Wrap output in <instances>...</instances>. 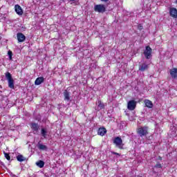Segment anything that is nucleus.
I'll return each instance as SVG.
<instances>
[{
  "label": "nucleus",
  "instance_id": "obj_23",
  "mask_svg": "<svg viewBox=\"0 0 177 177\" xmlns=\"http://www.w3.org/2000/svg\"><path fill=\"white\" fill-rule=\"evenodd\" d=\"M8 56H9L10 60H12V56H13V53H12L11 50H9V51L8 52Z\"/></svg>",
  "mask_w": 177,
  "mask_h": 177
},
{
  "label": "nucleus",
  "instance_id": "obj_10",
  "mask_svg": "<svg viewBox=\"0 0 177 177\" xmlns=\"http://www.w3.org/2000/svg\"><path fill=\"white\" fill-rule=\"evenodd\" d=\"M18 42H24L26 41V36L21 32L17 34Z\"/></svg>",
  "mask_w": 177,
  "mask_h": 177
},
{
  "label": "nucleus",
  "instance_id": "obj_1",
  "mask_svg": "<svg viewBox=\"0 0 177 177\" xmlns=\"http://www.w3.org/2000/svg\"><path fill=\"white\" fill-rule=\"evenodd\" d=\"M138 135L140 136V138H143V136H147L149 135V127H141L137 129L136 131Z\"/></svg>",
  "mask_w": 177,
  "mask_h": 177
},
{
  "label": "nucleus",
  "instance_id": "obj_27",
  "mask_svg": "<svg viewBox=\"0 0 177 177\" xmlns=\"http://www.w3.org/2000/svg\"><path fill=\"white\" fill-rule=\"evenodd\" d=\"M158 160H160V161H162V157L158 156Z\"/></svg>",
  "mask_w": 177,
  "mask_h": 177
},
{
  "label": "nucleus",
  "instance_id": "obj_19",
  "mask_svg": "<svg viewBox=\"0 0 177 177\" xmlns=\"http://www.w3.org/2000/svg\"><path fill=\"white\" fill-rule=\"evenodd\" d=\"M39 150H48V147L42 144H39L37 146Z\"/></svg>",
  "mask_w": 177,
  "mask_h": 177
},
{
  "label": "nucleus",
  "instance_id": "obj_11",
  "mask_svg": "<svg viewBox=\"0 0 177 177\" xmlns=\"http://www.w3.org/2000/svg\"><path fill=\"white\" fill-rule=\"evenodd\" d=\"M107 133V130L104 127H100L97 129V135H100V136H104Z\"/></svg>",
  "mask_w": 177,
  "mask_h": 177
},
{
  "label": "nucleus",
  "instance_id": "obj_18",
  "mask_svg": "<svg viewBox=\"0 0 177 177\" xmlns=\"http://www.w3.org/2000/svg\"><path fill=\"white\" fill-rule=\"evenodd\" d=\"M36 165H37V167H39V168H44L45 165V162H44L43 160H39L36 162Z\"/></svg>",
  "mask_w": 177,
  "mask_h": 177
},
{
  "label": "nucleus",
  "instance_id": "obj_15",
  "mask_svg": "<svg viewBox=\"0 0 177 177\" xmlns=\"http://www.w3.org/2000/svg\"><path fill=\"white\" fill-rule=\"evenodd\" d=\"M144 103L148 109H153V102L150 100H145Z\"/></svg>",
  "mask_w": 177,
  "mask_h": 177
},
{
  "label": "nucleus",
  "instance_id": "obj_22",
  "mask_svg": "<svg viewBox=\"0 0 177 177\" xmlns=\"http://www.w3.org/2000/svg\"><path fill=\"white\" fill-rule=\"evenodd\" d=\"M4 156H5V158L8 160V161H10V156L9 155V153L4 152Z\"/></svg>",
  "mask_w": 177,
  "mask_h": 177
},
{
  "label": "nucleus",
  "instance_id": "obj_8",
  "mask_svg": "<svg viewBox=\"0 0 177 177\" xmlns=\"http://www.w3.org/2000/svg\"><path fill=\"white\" fill-rule=\"evenodd\" d=\"M15 10L17 13V15H19V16H22L23 15V9L21 8V7L19 5L17 4L15 6Z\"/></svg>",
  "mask_w": 177,
  "mask_h": 177
},
{
  "label": "nucleus",
  "instance_id": "obj_6",
  "mask_svg": "<svg viewBox=\"0 0 177 177\" xmlns=\"http://www.w3.org/2000/svg\"><path fill=\"white\" fill-rule=\"evenodd\" d=\"M151 52H153V50L150 46H147L144 51V56H145L146 59H150L151 57Z\"/></svg>",
  "mask_w": 177,
  "mask_h": 177
},
{
  "label": "nucleus",
  "instance_id": "obj_5",
  "mask_svg": "<svg viewBox=\"0 0 177 177\" xmlns=\"http://www.w3.org/2000/svg\"><path fill=\"white\" fill-rule=\"evenodd\" d=\"M127 109L130 111H133L136 109V101L135 100H131L127 103Z\"/></svg>",
  "mask_w": 177,
  "mask_h": 177
},
{
  "label": "nucleus",
  "instance_id": "obj_21",
  "mask_svg": "<svg viewBox=\"0 0 177 177\" xmlns=\"http://www.w3.org/2000/svg\"><path fill=\"white\" fill-rule=\"evenodd\" d=\"M41 133L43 138H46V133H48V131L45 129H41Z\"/></svg>",
  "mask_w": 177,
  "mask_h": 177
},
{
  "label": "nucleus",
  "instance_id": "obj_30",
  "mask_svg": "<svg viewBox=\"0 0 177 177\" xmlns=\"http://www.w3.org/2000/svg\"><path fill=\"white\" fill-rule=\"evenodd\" d=\"M176 3H177V0L176 1Z\"/></svg>",
  "mask_w": 177,
  "mask_h": 177
},
{
  "label": "nucleus",
  "instance_id": "obj_7",
  "mask_svg": "<svg viewBox=\"0 0 177 177\" xmlns=\"http://www.w3.org/2000/svg\"><path fill=\"white\" fill-rule=\"evenodd\" d=\"M169 15L174 19H177V9L176 8H170Z\"/></svg>",
  "mask_w": 177,
  "mask_h": 177
},
{
  "label": "nucleus",
  "instance_id": "obj_28",
  "mask_svg": "<svg viewBox=\"0 0 177 177\" xmlns=\"http://www.w3.org/2000/svg\"><path fill=\"white\" fill-rule=\"evenodd\" d=\"M102 2H109V0H100Z\"/></svg>",
  "mask_w": 177,
  "mask_h": 177
},
{
  "label": "nucleus",
  "instance_id": "obj_29",
  "mask_svg": "<svg viewBox=\"0 0 177 177\" xmlns=\"http://www.w3.org/2000/svg\"><path fill=\"white\" fill-rule=\"evenodd\" d=\"M75 0H69L70 2H74Z\"/></svg>",
  "mask_w": 177,
  "mask_h": 177
},
{
  "label": "nucleus",
  "instance_id": "obj_25",
  "mask_svg": "<svg viewBox=\"0 0 177 177\" xmlns=\"http://www.w3.org/2000/svg\"><path fill=\"white\" fill-rule=\"evenodd\" d=\"M138 29L140 30V31H142V30H143V26H142V24H139L138 26Z\"/></svg>",
  "mask_w": 177,
  "mask_h": 177
},
{
  "label": "nucleus",
  "instance_id": "obj_26",
  "mask_svg": "<svg viewBox=\"0 0 177 177\" xmlns=\"http://www.w3.org/2000/svg\"><path fill=\"white\" fill-rule=\"evenodd\" d=\"M111 153L114 154L115 156H119V157L121 156V153L117 152L112 151Z\"/></svg>",
  "mask_w": 177,
  "mask_h": 177
},
{
  "label": "nucleus",
  "instance_id": "obj_24",
  "mask_svg": "<svg viewBox=\"0 0 177 177\" xmlns=\"http://www.w3.org/2000/svg\"><path fill=\"white\" fill-rule=\"evenodd\" d=\"M154 168H162V165H161L160 163H157L155 166H154Z\"/></svg>",
  "mask_w": 177,
  "mask_h": 177
},
{
  "label": "nucleus",
  "instance_id": "obj_14",
  "mask_svg": "<svg viewBox=\"0 0 177 177\" xmlns=\"http://www.w3.org/2000/svg\"><path fill=\"white\" fill-rule=\"evenodd\" d=\"M44 81H45V78H44V77H39L35 81V85H41Z\"/></svg>",
  "mask_w": 177,
  "mask_h": 177
},
{
  "label": "nucleus",
  "instance_id": "obj_9",
  "mask_svg": "<svg viewBox=\"0 0 177 177\" xmlns=\"http://www.w3.org/2000/svg\"><path fill=\"white\" fill-rule=\"evenodd\" d=\"M170 75L174 80L177 78V68H173L169 70Z\"/></svg>",
  "mask_w": 177,
  "mask_h": 177
},
{
  "label": "nucleus",
  "instance_id": "obj_17",
  "mask_svg": "<svg viewBox=\"0 0 177 177\" xmlns=\"http://www.w3.org/2000/svg\"><path fill=\"white\" fill-rule=\"evenodd\" d=\"M17 160L19 162H23V161H26V158H24V156L23 155H18L17 156Z\"/></svg>",
  "mask_w": 177,
  "mask_h": 177
},
{
  "label": "nucleus",
  "instance_id": "obj_16",
  "mask_svg": "<svg viewBox=\"0 0 177 177\" xmlns=\"http://www.w3.org/2000/svg\"><path fill=\"white\" fill-rule=\"evenodd\" d=\"M64 100H67V102L70 100V92L67 90H64Z\"/></svg>",
  "mask_w": 177,
  "mask_h": 177
},
{
  "label": "nucleus",
  "instance_id": "obj_3",
  "mask_svg": "<svg viewBox=\"0 0 177 177\" xmlns=\"http://www.w3.org/2000/svg\"><path fill=\"white\" fill-rule=\"evenodd\" d=\"M113 145H115L116 147H118L120 150H123L124 149V143L122 142V139L120 136L115 137L113 139Z\"/></svg>",
  "mask_w": 177,
  "mask_h": 177
},
{
  "label": "nucleus",
  "instance_id": "obj_2",
  "mask_svg": "<svg viewBox=\"0 0 177 177\" xmlns=\"http://www.w3.org/2000/svg\"><path fill=\"white\" fill-rule=\"evenodd\" d=\"M5 75L8 82V87H10V89H15V80L13 77H12V74L9 72H6Z\"/></svg>",
  "mask_w": 177,
  "mask_h": 177
},
{
  "label": "nucleus",
  "instance_id": "obj_12",
  "mask_svg": "<svg viewBox=\"0 0 177 177\" xmlns=\"http://www.w3.org/2000/svg\"><path fill=\"white\" fill-rule=\"evenodd\" d=\"M30 128L33 131V132H38L39 129V125H38V123L32 122L30 124Z\"/></svg>",
  "mask_w": 177,
  "mask_h": 177
},
{
  "label": "nucleus",
  "instance_id": "obj_13",
  "mask_svg": "<svg viewBox=\"0 0 177 177\" xmlns=\"http://www.w3.org/2000/svg\"><path fill=\"white\" fill-rule=\"evenodd\" d=\"M146 70H149V64H146L145 63L142 64L139 66L140 71H146Z\"/></svg>",
  "mask_w": 177,
  "mask_h": 177
},
{
  "label": "nucleus",
  "instance_id": "obj_20",
  "mask_svg": "<svg viewBox=\"0 0 177 177\" xmlns=\"http://www.w3.org/2000/svg\"><path fill=\"white\" fill-rule=\"evenodd\" d=\"M98 107H100V109L101 110H103V109H104V103H103L101 100L98 101Z\"/></svg>",
  "mask_w": 177,
  "mask_h": 177
},
{
  "label": "nucleus",
  "instance_id": "obj_4",
  "mask_svg": "<svg viewBox=\"0 0 177 177\" xmlns=\"http://www.w3.org/2000/svg\"><path fill=\"white\" fill-rule=\"evenodd\" d=\"M94 10L98 13H104L106 12V6L104 4H97L94 6Z\"/></svg>",
  "mask_w": 177,
  "mask_h": 177
}]
</instances>
